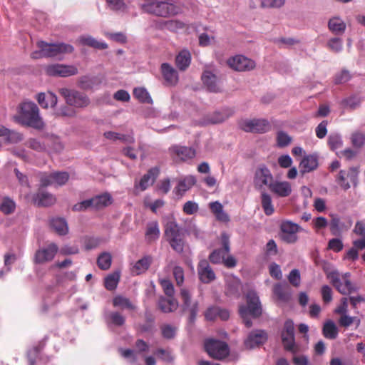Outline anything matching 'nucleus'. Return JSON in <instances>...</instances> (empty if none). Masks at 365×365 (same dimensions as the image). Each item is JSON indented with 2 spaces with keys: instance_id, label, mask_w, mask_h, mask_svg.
<instances>
[{
  "instance_id": "nucleus-1",
  "label": "nucleus",
  "mask_w": 365,
  "mask_h": 365,
  "mask_svg": "<svg viewBox=\"0 0 365 365\" xmlns=\"http://www.w3.org/2000/svg\"><path fill=\"white\" fill-rule=\"evenodd\" d=\"M38 51L31 53V57L34 59L41 58H57L61 59L66 53H71L74 51L72 45L63 42L49 43L44 41H39L36 43Z\"/></svg>"
},
{
  "instance_id": "nucleus-2",
  "label": "nucleus",
  "mask_w": 365,
  "mask_h": 365,
  "mask_svg": "<svg viewBox=\"0 0 365 365\" xmlns=\"http://www.w3.org/2000/svg\"><path fill=\"white\" fill-rule=\"evenodd\" d=\"M19 120L23 125L35 129L41 130L45 124L40 116L39 109L36 103L31 101H24L19 106Z\"/></svg>"
},
{
  "instance_id": "nucleus-3",
  "label": "nucleus",
  "mask_w": 365,
  "mask_h": 365,
  "mask_svg": "<svg viewBox=\"0 0 365 365\" xmlns=\"http://www.w3.org/2000/svg\"><path fill=\"white\" fill-rule=\"evenodd\" d=\"M165 237L170 247L178 253H182L185 247V235L174 219L169 220L165 225Z\"/></svg>"
},
{
  "instance_id": "nucleus-4",
  "label": "nucleus",
  "mask_w": 365,
  "mask_h": 365,
  "mask_svg": "<svg viewBox=\"0 0 365 365\" xmlns=\"http://www.w3.org/2000/svg\"><path fill=\"white\" fill-rule=\"evenodd\" d=\"M145 13L161 17H168L178 13V8L168 0H148L141 5Z\"/></svg>"
},
{
  "instance_id": "nucleus-5",
  "label": "nucleus",
  "mask_w": 365,
  "mask_h": 365,
  "mask_svg": "<svg viewBox=\"0 0 365 365\" xmlns=\"http://www.w3.org/2000/svg\"><path fill=\"white\" fill-rule=\"evenodd\" d=\"M327 279L335 289L342 294H348L354 289L349 279L350 274L346 272L342 275L337 270L330 272L325 271Z\"/></svg>"
},
{
  "instance_id": "nucleus-6",
  "label": "nucleus",
  "mask_w": 365,
  "mask_h": 365,
  "mask_svg": "<svg viewBox=\"0 0 365 365\" xmlns=\"http://www.w3.org/2000/svg\"><path fill=\"white\" fill-rule=\"evenodd\" d=\"M204 348L210 357L217 360H223L230 354L228 344L221 340L207 339L204 341Z\"/></svg>"
},
{
  "instance_id": "nucleus-7",
  "label": "nucleus",
  "mask_w": 365,
  "mask_h": 365,
  "mask_svg": "<svg viewBox=\"0 0 365 365\" xmlns=\"http://www.w3.org/2000/svg\"><path fill=\"white\" fill-rule=\"evenodd\" d=\"M58 93L65 98L68 106L76 108H84L89 105L90 101L87 96L75 90L61 88Z\"/></svg>"
},
{
  "instance_id": "nucleus-8",
  "label": "nucleus",
  "mask_w": 365,
  "mask_h": 365,
  "mask_svg": "<svg viewBox=\"0 0 365 365\" xmlns=\"http://www.w3.org/2000/svg\"><path fill=\"white\" fill-rule=\"evenodd\" d=\"M301 230L298 224L289 220L283 221L279 227V238L287 244H294L298 240L297 233Z\"/></svg>"
},
{
  "instance_id": "nucleus-9",
  "label": "nucleus",
  "mask_w": 365,
  "mask_h": 365,
  "mask_svg": "<svg viewBox=\"0 0 365 365\" xmlns=\"http://www.w3.org/2000/svg\"><path fill=\"white\" fill-rule=\"evenodd\" d=\"M359 172V167H350L348 170H341L336 178V181L343 190H347L351 187V184L354 187L357 185Z\"/></svg>"
},
{
  "instance_id": "nucleus-10",
  "label": "nucleus",
  "mask_w": 365,
  "mask_h": 365,
  "mask_svg": "<svg viewBox=\"0 0 365 365\" xmlns=\"http://www.w3.org/2000/svg\"><path fill=\"white\" fill-rule=\"evenodd\" d=\"M282 341L285 350L296 354L299 346L295 344L294 327L292 320L288 319L284 322L282 334Z\"/></svg>"
},
{
  "instance_id": "nucleus-11",
  "label": "nucleus",
  "mask_w": 365,
  "mask_h": 365,
  "mask_svg": "<svg viewBox=\"0 0 365 365\" xmlns=\"http://www.w3.org/2000/svg\"><path fill=\"white\" fill-rule=\"evenodd\" d=\"M240 128L245 132L263 133L271 128L269 123L265 119H245L239 122Z\"/></svg>"
},
{
  "instance_id": "nucleus-12",
  "label": "nucleus",
  "mask_w": 365,
  "mask_h": 365,
  "mask_svg": "<svg viewBox=\"0 0 365 365\" xmlns=\"http://www.w3.org/2000/svg\"><path fill=\"white\" fill-rule=\"evenodd\" d=\"M173 160L176 163L186 162L193 159L196 155L195 149L179 145H174L169 148Z\"/></svg>"
},
{
  "instance_id": "nucleus-13",
  "label": "nucleus",
  "mask_w": 365,
  "mask_h": 365,
  "mask_svg": "<svg viewBox=\"0 0 365 365\" xmlns=\"http://www.w3.org/2000/svg\"><path fill=\"white\" fill-rule=\"evenodd\" d=\"M58 252V247L54 242L39 248L35 252L34 262L36 264H45L51 262Z\"/></svg>"
},
{
  "instance_id": "nucleus-14",
  "label": "nucleus",
  "mask_w": 365,
  "mask_h": 365,
  "mask_svg": "<svg viewBox=\"0 0 365 365\" xmlns=\"http://www.w3.org/2000/svg\"><path fill=\"white\" fill-rule=\"evenodd\" d=\"M274 181L273 175L267 167L263 165L256 169L254 176V185L256 188L262 189L264 186L269 188Z\"/></svg>"
},
{
  "instance_id": "nucleus-15",
  "label": "nucleus",
  "mask_w": 365,
  "mask_h": 365,
  "mask_svg": "<svg viewBox=\"0 0 365 365\" xmlns=\"http://www.w3.org/2000/svg\"><path fill=\"white\" fill-rule=\"evenodd\" d=\"M46 73L51 76L68 77L78 73V69L73 65L51 64L46 67Z\"/></svg>"
},
{
  "instance_id": "nucleus-16",
  "label": "nucleus",
  "mask_w": 365,
  "mask_h": 365,
  "mask_svg": "<svg viewBox=\"0 0 365 365\" xmlns=\"http://www.w3.org/2000/svg\"><path fill=\"white\" fill-rule=\"evenodd\" d=\"M228 66L237 71H249L255 68V63L242 55H237L227 60Z\"/></svg>"
},
{
  "instance_id": "nucleus-17",
  "label": "nucleus",
  "mask_w": 365,
  "mask_h": 365,
  "mask_svg": "<svg viewBox=\"0 0 365 365\" xmlns=\"http://www.w3.org/2000/svg\"><path fill=\"white\" fill-rule=\"evenodd\" d=\"M222 248L213 250L209 255V260L213 264L222 262L225 255L230 252V239L226 233L221 235Z\"/></svg>"
},
{
  "instance_id": "nucleus-18",
  "label": "nucleus",
  "mask_w": 365,
  "mask_h": 365,
  "mask_svg": "<svg viewBox=\"0 0 365 365\" xmlns=\"http://www.w3.org/2000/svg\"><path fill=\"white\" fill-rule=\"evenodd\" d=\"M247 305H243L247 312L253 317H258L262 314V307L259 297L254 291H250L246 295Z\"/></svg>"
},
{
  "instance_id": "nucleus-19",
  "label": "nucleus",
  "mask_w": 365,
  "mask_h": 365,
  "mask_svg": "<svg viewBox=\"0 0 365 365\" xmlns=\"http://www.w3.org/2000/svg\"><path fill=\"white\" fill-rule=\"evenodd\" d=\"M197 274L199 279L204 284H209L216 279V275L209 262L202 259L197 264Z\"/></svg>"
},
{
  "instance_id": "nucleus-20",
  "label": "nucleus",
  "mask_w": 365,
  "mask_h": 365,
  "mask_svg": "<svg viewBox=\"0 0 365 365\" xmlns=\"http://www.w3.org/2000/svg\"><path fill=\"white\" fill-rule=\"evenodd\" d=\"M319 166V159L316 154L306 155L299 163V173L304 175L315 170Z\"/></svg>"
},
{
  "instance_id": "nucleus-21",
  "label": "nucleus",
  "mask_w": 365,
  "mask_h": 365,
  "mask_svg": "<svg viewBox=\"0 0 365 365\" xmlns=\"http://www.w3.org/2000/svg\"><path fill=\"white\" fill-rule=\"evenodd\" d=\"M267 339V334L263 330H255L252 331L245 341V346L247 349H253L263 344Z\"/></svg>"
},
{
  "instance_id": "nucleus-22",
  "label": "nucleus",
  "mask_w": 365,
  "mask_h": 365,
  "mask_svg": "<svg viewBox=\"0 0 365 365\" xmlns=\"http://www.w3.org/2000/svg\"><path fill=\"white\" fill-rule=\"evenodd\" d=\"M162 76L168 86H175L178 82L177 71L168 63H163L160 66Z\"/></svg>"
},
{
  "instance_id": "nucleus-23",
  "label": "nucleus",
  "mask_w": 365,
  "mask_h": 365,
  "mask_svg": "<svg viewBox=\"0 0 365 365\" xmlns=\"http://www.w3.org/2000/svg\"><path fill=\"white\" fill-rule=\"evenodd\" d=\"M270 192L278 197H288L292 192L291 184L287 181H274L270 187Z\"/></svg>"
},
{
  "instance_id": "nucleus-24",
  "label": "nucleus",
  "mask_w": 365,
  "mask_h": 365,
  "mask_svg": "<svg viewBox=\"0 0 365 365\" xmlns=\"http://www.w3.org/2000/svg\"><path fill=\"white\" fill-rule=\"evenodd\" d=\"M33 201L38 207H48L56 202V197L49 192L39 190L33 196Z\"/></svg>"
},
{
  "instance_id": "nucleus-25",
  "label": "nucleus",
  "mask_w": 365,
  "mask_h": 365,
  "mask_svg": "<svg viewBox=\"0 0 365 365\" xmlns=\"http://www.w3.org/2000/svg\"><path fill=\"white\" fill-rule=\"evenodd\" d=\"M153 262V257L150 255H145L138 259L132 267L131 273L133 275H139L145 273L150 267Z\"/></svg>"
},
{
  "instance_id": "nucleus-26",
  "label": "nucleus",
  "mask_w": 365,
  "mask_h": 365,
  "mask_svg": "<svg viewBox=\"0 0 365 365\" xmlns=\"http://www.w3.org/2000/svg\"><path fill=\"white\" fill-rule=\"evenodd\" d=\"M160 235L158 222L155 221L149 222L146 225L145 232V240L148 243L150 244L157 241Z\"/></svg>"
},
{
  "instance_id": "nucleus-27",
  "label": "nucleus",
  "mask_w": 365,
  "mask_h": 365,
  "mask_svg": "<svg viewBox=\"0 0 365 365\" xmlns=\"http://www.w3.org/2000/svg\"><path fill=\"white\" fill-rule=\"evenodd\" d=\"M201 79L207 89L213 93H218L221 91L220 87L217 83V77L210 71H205L202 75Z\"/></svg>"
},
{
  "instance_id": "nucleus-28",
  "label": "nucleus",
  "mask_w": 365,
  "mask_h": 365,
  "mask_svg": "<svg viewBox=\"0 0 365 365\" xmlns=\"http://www.w3.org/2000/svg\"><path fill=\"white\" fill-rule=\"evenodd\" d=\"M160 173V170L158 167H154L148 170L139 182V187L142 191L145 190L150 185H151Z\"/></svg>"
},
{
  "instance_id": "nucleus-29",
  "label": "nucleus",
  "mask_w": 365,
  "mask_h": 365,
  "mask_svg": "<svg viewBox=\"0 0 365 365\" xmlns=\"http://www.w3.org/2000/svg\"><path fill=\"white\" fill-rule=\"evenodd\" d=\"M89 200L92 209L97 210L108 207L112 203V197L108 193L98 195Z\"/></svg>"
},
{
  "instance_id": "nucleus-30",
  "label": "nucleus",
  "mask_w": 365,
  "mask_h": 365,
  "mask_svg": "<svg viewBox=\"0 0 365 365\" xmlns=\"http://www.w3.org/2000/svg\"><path fill=\"white\" fill-rule=\"evenodd\" d=\"M36 100L43 108H47L49 106L54 107L57 104V96L51 92L38 93Z\"/></svg>"
},
{
  "instance_id": "nucleus-31",
  "label": "nucleus",
  "mask_w": 365,
  "mask_h": 365,
  "mask_svg": "<svg viewBox=\"0 0 365 365\" xmlns=\"http://www.w3.org/2000/svg\"><path fill=\"white\" fill-rule=\"evenodd\" d=\"M191 62V54L188 50L184 49L175 57V64L180 71H185Z\"/></svg>"
},
{
  "instance_id": "nucleus-32",
  "label": "nucleus",
  "mask_w": 365,
  "mask_h": 365,
  "mask_svg": "<svg viewBox=\"0 0 365 365\" xmlns=\"http://www.w3.org/2000/svg\"><path fill=\"white\" fill-rule=\"evenodd\" d=\"M158 307L164 313H170L175 311L178 307V301L173 297L168 299L161 297L158 301Z\"/></svg>"
},
{
  "instance_id": "nucleus-33",
  "label": "nucleus",
  "mask_w": 365,
  "mask_h": 365,
  "mask_svg": "<svg viewBox=\"0 0 365 365\" xmlns=\"http://www.w3.org/2000/svg\"><path fill=\"white\" fill-rule=\"evenodd\" d=\"M273 293L278 300L287 302L290 299L289 287L286 284L278 283L273 287Z\"/></svg>"
},
{
  "instance_id": "nucleus-34",
  "label": "nucleus",
  "mask_w": 365,
  "mask_h": 365,
  "mask_svg": "<svg viewBox=\"0 0 365 365\" xmlns=\"http://www.w3.org/2000/svg\"><path fill=\"white\" fill-rule=\"evenodd\" d=\"M0 137L4 138L6 142L9 143H16L22 140L19 133L11 130L4 126H0Z\"/></svg>"
},
{
  "instance_id": "nucleus-35",
  "label": "nucleus",
  "mask_w": 365,
  "mask_h": 365,
  "mask_svg": "<svg viewBox=\"0 0 365 365\" xmlns=\"http://www.w3.org/2000/svg\"><path fill=\"white\" fill-rule=\"evenodd\" d=\"M346 24L339 17H333L328 22L329 29L334 34H342L346 30Z\"/></svg>"
},
{
  "instance_id": "nucleus-36",
  "label": "nucleus",
  "mask_w": 365,
  "mask_h": 365,
  "mask_svg": "<svg viewBox=\"0 0 365 365\" xmlns=\"http://www.w3.org/2000/svg\"><path fill=\"white\" fill-rule=\"evenodd\" d=\"M50 225L59 235H66L68 232L67 222L63 218H53L50 222Z\"/></svg>"
},
{
  "instance_id": "nucleus-37",
  "label": "nucleus",
  "mask_w": 365,
  "mask_h": 365,
  "mask_svg": "<svg viewBox=\"0 0 365 365\" xmlns=\"http://www.w3.org/2000/svg\"><path fill=\"white\" fill-rule=\"evenodd\" d=\"M196 182L194 176L190 175L179 181L178 186L175 187V192L178 195H182L185 192L188 190Z\"/></svg>"
},
{
  "instance_id": "nucleus-38",
  "label": "nucleus",
  "mask_w": 365,
  "mask_h": 365,
  "mask_svg": "<svg viewBox=\"0 0 365 365\" xmlns=\"http://www.w3.org/2000/svg\"><path fill=\"white\" fill-rule=\"evenodd\" d=\"M113 305L115 307H119L122 309L135 310L136 307L134 305L128 298L121 295L115 296L113 299Z\"/></svg>"
},
{
  "instance_id": "nucleus-39",
  "label": "nucleus",
  "mask_w": 365,
  "mask_h": 365,
  "mask_svg": "<svg viewBox=\"0 0 365 365\" xmlns=\"http://www.w3.org/2000/svg\"><path fill=\"white\" fill-rule=\"evenodd\" d=\"M232 113L229 110L215 112L207 117V122L212 124L220 123L227 120Z\"/></svg>"
},
{
  "instance_id": "nucleus-40",
  "label": "nucleus",
  "mask_w": 365,
  "mask_h": 365,
  "mask_svg": "<svg viewBox=\"0 0 365 365\" xmlns=\"http://www.w3.org/2000/svg\"><path fill=\"white\" fill-rule=\"evenodd\" d=\"M322 333L325 338L335 339L338 336V329L336 324L329 320L324 324Z\"/></svg>"
},
{
  "instance_id": "nucleus-41",
  "label": "nucleus",
  "mask_w": 365,
  "mask_h": 365,
  "mask_svg": "<svg viewBox=\"0 0 365 365\" xmlns=\"http://www.w3.org/2000/svg\"><path fill=\"white\" fill-rule=\"evenodd\" d=\"M261 204L266 215L269 216L274 213V209L271 196L267 192H263L261 194Z\"/></svg>"
},
{
  "instance_id": "nucleus-42",
  "label": "nucleus",
  "mask_w": 365,
  "mask_h": 365,
  "mask_svg": "<svg viewBox=\"0 0 365 365\" xmlns=\"http://www.w3.org/2000/svg\"><path fill=\"white\" fill-rule=\"evenodd\" d=\"M16 203L9 197H4L0 205V211L4 215H10L15 211Z\"/></svg>"
},
{
  "instance_id": "nucleus-43",
  "label": "nucleus",
  "mask_w": 365,
  "mask_h": 365,
  "mask_svg": "<svg viewBox=\"0 0 365 365\" xmlns=\"http://www.w3.org/2000/svg\"><path fill=\"white\" fill-rule=\"evenodd\" d=\"M133 96L143 103H152L153 100L144 88H135L133 90Z\"/></svg>"
},
{
  "instance_id": "nucleus-44",
  "label": "nucleus",
  "mask_w": 365,
  "mask_h": 365,
  "mask_svg": "<svg viewBox=\"0 0 365 365\" xmlns=\"http://www.w3.org/2000/svg\"><path fill=\"white\" fill-rule=\"evenodd\" d=\"M44 344L38 343L28 351V360L30 365H36V359H39V354L43 350Z\"/></svg>"
},
{
  "instance_id": "nucleus-45",
  "label": "nucleus",
  "mask_w": 365,
  "mask_h": 365,
  "mask_svg": "<svg viewBox=\"0 0 365 365\" xmlns=\"http://www.w3.org/2000/svg\"><path fill=\"white\" fill-rule=\"evenodd\" d=\"M112 262L111 255L108 252L101 253L97 259V264L102 270H107L110 267Z\"/></svg>"
},
{
  "instance_id": "nucleus-46",
  "label": "nucleus",
  "mask_w": 365,
  "mask_h": 365,
  "mask_svg": "<svg viewBox=\"0 0 365 365\" xmlns=\"http://www.w3.org/2000/svg\"><path fill=\"white\" fill-rule=\"evenodd\" d=\"M120 279V274L118 272H113L108 275L105 278V287L110 291L114 290L118 284Z\"/></svg>"
},
{
  "instance_id": "nucleus-47",
  "label": "nucleus",
  "mask_w": 365,
  "mask_h": 365,
  "mask_svg": "<svg viewBox=\"0 0 365 365\" xmlns=\"http://www.w3.org/2000/svg\"><path fill=\"white\" fill-rule=\"evenodd\" d=\"M54 115L57 118H72L76 116V111L74 108H71V106H62L55 111Z\"/></svg>"
},
{
  "instance_id": "nucleus-48",
  "label": "nucleus",
  "mask_w": 365,
  "mask_h": 365,
  "mask_svg": "<svg viewBox=\"0 0 365 365\" xmlns=\"http://www.w3.org/2000/svg\"><path fill=\"white\" fill-rule=\"evenodd\" d=\"M81 41L82 42V43L85 45L101 50L106 49L108 48L107 43H106L105 42L98 41L91 36L82 37L81 38Z\"/></svg>"
},
{
  "instance_id": "nucleus-49",
  "label": "nucleus",
  "mask_w": 365,
  "mask_h": 365,
  "mask_svg": "<svg viewBox=\"0 0 365 365\" xmlns=\"http://www.w3.org/2000/svg\"><path fill=\"white\" fill-rule=\"evenodd\" d=\"M159 284H160L165 294L168 297H173L175 294V289L173 284L170 279H162L159 280Z\"/></svg>"
},
{
  "instance_id": "nucleus-50",
  "label": "nucleus",
  "mask_w": 365,
  "mask_h": 365,
  "mask_svg": "<svg viewBox=\"0 0 365 365\" xmlns=\"http://www.w3.org/2000/svg\"><path fill=\"white\" fill-rule=\"evenodd\" d=\"M52 176L54 185L59 186L65 185L69 179V174L67 172H53Z\"/></svg>"
},
{
  "instance_id": "nucleus-51",
  "label": "nucleus",
  "mask_w": 365,
  "mask_h": 365,
  "mask_svg": "<svg viewBox=\"0 0 365 365\" xmlns=\"http://www.w3.org/2000/svg\"><path fill=\"white\" fill-rule=\"evenodd\" d=\"M351 143L355 148H361L365 144V134L356 132L351 136Z\"/></svg>"
},
{
  "instance_id": "nucleus-52",
  "label": "nucleus",
  "mask_w": 365,
  "mask_h": 365,
  "mask_svg": "<svg viewBox=\"0 0 365 365\" xmlns=\"http://www.w3.org/2000/svg\"><path fill=\"white\" fill-rule=\"evenodd\" d=\"M327 46L331 51L338 53L342 50V40L340 38H332L327 42Z\"/></svg>"
},
{
  "instance_id": "nucleus-53",
  "label": "nucleus",
  "mask_w": 365,
  "mask_h": 365,
  "mask_svg": "<svg viewBox=\"0 0 365 365\" xmlns=\"http://www.w3.org/2000/svg\"><path fill=\"white\" fill-rule=\"evenodd\" d=\"M162 335L165 339H171L175 336L176 328L170 324H163L160 327Z\"/></svg>"
},
{
  "instance_id": "nucleus-54",
  "label": "nucleus",
  "mask_w": 365,
  "mask_h": 365,
  "mask_svg": "<svg viewBox=\"0 0 365 365\" xmlns=\"http://www.w3.org/2000/svg\"><path fill=\"white\" fill-rule=\"evenodd\" d=\"M341 220L336 215H331L329 227L330 231L333 235H338L340 233Z\"/></svg>"
},
{
  "instance_id": "nucleus-55",
  "label": "nucleus",
  "mask_w": 365,
  "mask_h": 365,
  "mask_svg": "<svg viewBox=\"0 0 365 365\" xmlns=\"http://www.w3.org/2000/svg\"><path fill=\"white\" fill-rule=\"evenodd\" d=\"M106 1L113 11H124L127 7L123 0H106Z\"/></svg>"
},
{
  "instance_id": "nucleus-56",
  "label": "nucleus",
  "mask_w": 365,
  "mask_h": 365,
  "mask_svg": "<svg viewBox=\"0 0 365 365\" xmlns=\"http://www.w3.org/2000/svg\"><path fill=\"white\" fill-rule=\"evenodd\" d=\"M262 8H281L285 4V0H260Z\"/></svg>"
},
{
  "instance_id": "nucleus-57",
  "label": "nucleus",
  "mask_w": 365,
  "mask_h": 365,
  "mask_svg": "<svg viewBox=\"0 0 365 365\" xmlns=\"http://www.w3.org/2000/svg\"><path fill=\"white\" fill-rule=\"evenodd\" d=\"M328 145L331 150H336L342 145V140L338 135H331L328 138Z\"/></svg>"
},
{
  "instance_id": "nucleus-58",
  "label": "nucleus",
  "mask_w": 365,
  "mask_h": 365,
  "mask_svg": "<svg viewBox=\"0 0 365 365\" xmlns=\"http://www.w3.org/2000/svg\"><path fill=\"white\" fill-rule=\"evenodd\" d=\"M173 274L178 286H182L184 282V270L180 266H175Z\"/></svg>"
},
{
  "instance_id": "nucleus-59",
  "label": "nucleus",
  "mask_w": 365,
  "mask_h": 365,
  "mask_svg": "<svg viewBox=\"0 0 365 365\" xmlns=\"http://www.w3.org/2000/svg\"><path fill=\"white\" fill-rule=\"evenodd\" d=\"M198 209V205L196 202L187 201L184 204L182 211L185 214L191 215L197 212Z\"/></svg>"
},
{
  "instance_id": "nucleus-60",
  "label": "nucleus",
  "mask_w": 365,
  "mask_h": 365,
  "mask_svg": "<svg viewBox=\"0 0 365 365\" xmlns=\"http://www.w3.org/2000/svg\"><path fill=\"white\" fill-rule=\"evenodd\" d=\"M288 280L294 287H299L300 284V273L298 269H292L288 276Z\"/></svg>"
},
{
  "instance_id": "nucleus-61",
  "label": "nucleus",
  "mask_w": 365,
  "mask_h": 365,
  "mask_svg": "<svg viewBox=\"0 0 365 365\" xmlns=\"http://www.w3.org/2000/svg\"><path fill=\"white\" fill-rule=\"evenodd\" d=\"M344 247L343 242L340 239L334 238L329 241L328 249L333 250L335 252H339L342 250Z\"/></svg>"
},
{
  "instance_id": "nucleus-62",
  "label": "nucleus",
  "mask_w": 365,
  "mask_h": 365,
  "mask_svg": "<svg viewBox=\"0 0 365 365\" xmlns=\"http://www.w3.org/2000/svg\"><path fill=\"white\" fill-rule=\"evenodd\" d=\"M277 140L279 147H285L291 142V138L286 133L282 131L277 133Z\"/></svg>"
},
{
  "instance_id": "nucleus-63",
  "label": "nucleus",
  "mask_w": 365,
  "mask_h": 365,
  "mask_svg": "<svg viewBox=\"0 0 365 365\" xmlns=\"http://www.w3.org/2000/svg\"><path fill=\"white\" fill-rule=\"evenodd\" d=\"M40 185L47 187L54 185L52 173L50 174L41 173L39 177Z\"/></svg>"
},
{
  "instance_id": "nucleus-64",
  "label": "nucleus",
  "mask_w": 365,
  "mask_h": 365,
  "mask_svg": "<svg viewBox=\"0 0 365 365\" xmlns=\"http://www.w3.org/2000/svg\"><path fill=\"white\" fill-rule=\"evenodd\" d=\"M321 293L324 303H329L332 300V290L328 285L322 286Z\"/></svg>"
}]
</instances>
